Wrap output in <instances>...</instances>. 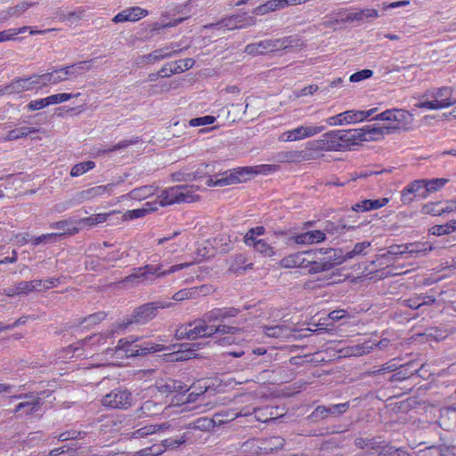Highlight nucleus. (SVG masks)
<instances>
[{
	"mask_svg": "<svg viewBox=\"0 0 456 456\" xmlns=\"http://www.w3.org/2000/svg\"><path fill=\"white\" fill-rule=\"evenodd\" d=\"M161 267V265H145L144 266L134 268L132 273L124 279L123 282L139 284L144 281H153V275L157 276Z\"/></svg>",
	"mask_w": 456,
	"mask_h": 456,
	"instance_id": "nucleus-13",
	"label": "nucleus"
},
{
	"mask_svg": "<svg viewBox=\"0 0 456 456\" xmlns=\"http://www.w3.org/2000/svg\"><path fill=\"white\" fill-rule=\"evenodd\" d=\"M184 391H187L186 387L177 395H175L170 404L175 406L199 402V404L192 408L200 410V412L212 409L215 406L214 403L206 401L208 390L202 393H190L189 395H185Z\"/></svg>",
	"mask_w": 456,
	"mask_h": 456,
	"instance_id": "nucleus-9",
	"label": "nucleus"
},
{
	"mask_svg": "<svg viewBox=\"0 0 456 456\" xmlns=\"http://www.w3.org/2000/svg\"><path fill=\"white\" fill-rule=\"evenodd\" d=\"M279 170H280V165H278V164H262V165H257V166H254V167H241L238 171V174L240 175H266L269 174L275 173Z\"/></svg>",
	"mask_w": 456,
	"mask_h": 456,
	"instance_id": "nucleus-27",
	"label": "nucleus"
},
{
	"mask_svg": "<svg viewBox=\"0 0 456 456\" xmlns=\"http://www.w3.org/2000/svg\"><path fill=\"white\" fill-rule=\"evenodd\" d=\"M239 309L234 307L214 308L191 322L181 325L175 330L177 339H196L199 338H209L212 336L213 322H223L231 317H235Z\"/></svg>",
	"mask_w": 456,
	"mask_h": 456,
	"instance_id": "nucleus-1",
	"label": "nucleus"
},
{
	"mask_svg": "<svg viewBox=\"0 0 456 456\" xmlns=\"http://www.w3.org/2000/svg\"><path fill=\"white\" fill-rule=\"evenodd\" d=\"M185 388V385H183L181 381L174 379L159 380L156 382L155 387L149 388L151 395H157L159 399L163 401L164 397H167L170 395H177L180 391Z\"/></svg>",
	"mask_w": 456,
	"mask_h": 456,
	"instance_id": "nucleus-14",
	"label": "nucleus"
},
{
	"mask_svg": "<svg viewBox=\"0 0 456 456\" xmlns=\"http://www.w3.org/2000/svg\"><path fill=\"white\" fill-rule=\"evenodd\" d=\"M48 106H49L48 100H47V97H45V98L36 99V100L29 102L27 104L26 108L29 111H35V110H43Z\"/></svg>",
	"mask_w": 456,
	"mask_h": 456,
	"instance_id": "nucleus-60",
	"label": "nucleus"
},
{
	"mask_svg": "<svg viewBox=\"0 0 456 456\" xmlns=\"http://www.w3.org/2000/svg\"><path fill=\"white\" fill-rule=\"evenodd\" d=\"M434 302L435 299L431 297L419 296L403 300V305L411 309H418L423 305L432 304Z\"/></svg>",
	"mask_w": 456,
	"mask_h": 456,
	"instance_id": "nucleus-45",
	"label": "nucleus"
},
{
	"mask_svg": "<svg viewBox=\"0 0 456 456\" xmlns=\"http://www.w3.org/2000/svg\"><path fill=\"white\" fill-rule=\"evenodd\" d=\"M254 250L264 257H273L276 254L274 248L265 240L258 241Z\"/></svg>",
	"mask_w": 456,
	"mask_h": 456,
	"instance_id": "nucleus-49",
	"label": "nucleus"
},
{
	"mask_svg": "<svg viewBox=\"0 0 456 456\" xmlns=\"http://www.w3.org/2000/svg\"><path fill=\"white\" fill-rule=\"evenodd\" d=\"M422 212L424 214L438 216L449 213L447 205L444 208H440V202H429L423 206Z\"/></svg>",
	"mask_w": 456,
	"mask_h": 456,
	"instance_id": "nucleus-46",
	"label": "nucleus"
},
{
	"mask_svg": "<svg viewBox=\"0 0 456 456\" xmlns=\"http://www.w3.org/2000/svg\"><path fill=\"white\" fill-rule=\"evenodd\" d=\"M68 80H72L88 72L91 69L90 61H79L69 66L63 67Z\"/></svg>",
	"mask_w": 456,
	"mask_h": 456,
	"instance_id": "nucleus-32",
	"label": "nucleus"
},
{
	"mask_svg": "<svg viewBox=\"0 0 456 456\" xmlns=\"http://www.w3.org/2000/svg\"><path fill=\"white\" fill-rule=\"evenodd\" d=\"M156 191V188L153 185H143L132 190L128 194L127 198L136 200H142L153 195Z\"/></svg>",
	"mask_w": 456,
	"mask_h": 456,
	"instance_id": "nucleus-40",
	"label": "nucleus"
},
{
	"mask_svg": "<svg viewBox=\"0 0 456 456\" xmlns=\"http://www.w3.org/2000/svg\"><path fill=\"white\" fill-rule=\"evenodd\" d=\"M195 61L191 58H186L183 60H179L175 61H172V65L174 67V70L178 73L184 72L185 70L190 69L194 65Z\"/></svg>",
	"mask_w": 456,
	"mask_h": 456,
	"instance_id": "nucleus-57",
	"label": "nucleus"
},
{
	"mask_svg": "<svg viewBox=\"0 0 456 456\" xmlns=\"http://www.w3.org/2000/svg\"><path fill=\"white\" fill-rule=\"evenodd\" d=\"M30 91L27 77H20L12 81L2 90L4 94H20L23 92Z\"/></svg>",
	"mask_w": 456,
	"mask_h": 456,
	"instance_id": "nucleus-31",
	"label": "nucleus"
},
{
	"mask_svg": "<svg viewBox=\"0 0 456 456\" xmlns=\"http://www.w3.org/2000/svg\"><path fill=\"white\" fill-rule=\"evenodd\" d=\"M326 129L325 126L304 123L292 129L281 133L278 136L280 142H294L314 137Z\"/></svg>",
	"mask_w": 456,
	"mask_h": 456,
	"instance_id": "nucleus-5",
	"label": "nucleus"
},
{
	"mask_svg": "<svg viewBox=\"0 0 456 456\" xmlns=\"http://www.w3.org/2000/svg\"><path fill=\"white\" fill-rule=\"evenodd\" d=\"M264 332L270 338H289L291 337H295L294 332H296V330H293L284 324H278L264 327Z\"/></svg>",
	"mask_w": 456,
	"mask_h": 456,
	"instance_id": "nucleus-29",
	"label": "nucleus"
},
{
	"mask_svg": "<svg viewBox=\"0 0 456 456\" xmlns=\"http://www.w3.org/2000/svg\"><path fill=\"white\" fill-rule=\"evenodd\" d=\"M64 68H61L58 69H53L50 72L45 73V80H46L47 85H57L59 83L67 81V76H66Z\"/></svg>",
	"mask_w": 456,
	"mask_h": 456,
	"instance_id": "nucleus-43",
	"label": "nucleus"
},
{
	"mask_svg": "<svg viewBox=\"0 0 456 456\" xmlns=\"http://www.w3.org/2000/svg\"><path fill=\"white\" fill-rule=\"evenodd\" d=\"M36 132H37V129L35 127L24 126V127L13 129V130H11L8 132V134L6 135V140H8V141L17 140L20 138L26 137L29 134H34Z\"/></svg>",
	"mask_w": 456,
	"mask_h": 456,
	"instance_id": "nucleus-48",
	"label": "nucleus"
},
{
	"mask_svg": "<svg viewBox=\"0 0 456 456\" xmlns=\"http://www.w3.org/2000/svg\"><path fill=\"white\" fill-rule=\"evenodd\" d=\"M45 78V73L44 74H35L31 77H27V80L29 86V90L37 89L40 90L45 86H47V82Z\"/></svg>",
	"mask_w": 456,
	"mask_h": 456,
	"instance_id": "nucleus-52",
	"label": "nucleus"
},
{
	"mask_svg": "<svg viewBox=\"0 0 456 456\" xmlns=\"http://www.w3.org/2000/svg\"><path fill=\"white\" fill-rule=\"evenodd\" d=\"M373 75V71L370 69H362L361 71L352 74L349 77L350 82H360L364 79L370 77Z\"/></svg>",
	"mask_w": 456,
	"mask_h": 456,
	"instance_id": "nucleus-63",
	"label": "nucleus"
},
{
	"mask_svg": "<svg viewBox=\"0 0 456 456\" xmlns=\"http://www.w3.org/2000/svg\"><path fill=\"white\" fill-rule=\"evenodd\" d=\"M389 202L388 198H379L375 200H363L355 203L352 209L355 212H367L370 210L379 209Z\"/></svg>",
	"mask_w": 456,
	"mask_h": 456,
	"instance_id": "nucleus-26",
	"label": "nucleus"
},
{
	"mask_svg": "<svg viewBox=\"0 0 456 456\" xmlns=\"http://www.w3.org/2000/svg\"><path fill=\"white\" fill-rule=\"evenodd\" d=\"M328 135L335 141L337 151L350 150L363 142L361 128L332 130L328 132Z\"/></svg>",
	"mask_w": 456,
	"mask_h": 456,
	"instance_id": "nucleus-7",
	"label": "nucleus"
},
{
	"mask_svg": "<svg viewBox=\"0 0 456 456\" xmlns=\"http://www.w3.org/2000/svg\"><path fill=\"white\" fill-rule=\"evenodd\" d=\"M455 103L456 98L453 97L452 87L442 86L428 90L415 106L419 109L436 110L449 108Z\"/></svg>",
	"mask_w": 456,
	"mask_h": 456,
	"instance_id": "nucleus-3",
	"label": "nucleus"
},
{
	"mask_svg": "<svg viewBox=\"0 0 456 456\" xmlns=\"http://www.w3.org/2000/svg\"><path fill=\"white\" fill-rule=\"evenodd\" d=\"M241 329L234 326H229L226 324L219 323L216 324V322H213V330H212V336L214 334H239L241 332Z\"/></svg>",
	"mask_w": 456,
	"mask_h": 456,
	"instance_id": "nucleus-50",
	"label": "nucleus"
},
{
	"mask_svg": "<svg viewBox=\"0 0 456 456\" xmlns=\"http://www.w3.org/2000/svg\"><path fill=\"white\" fill-rule=\"evenodd\" d=\"M449 180L447 178L425 179L426 190L419 193L421 199H427L430 193L441 190Z\"/></svg>",
	"mask_w": 456,
	"mask_h": 456,
	"instance_id": "nucleus-34",
	"label": "nucleus"
},
{
	"mask_svg": "<svg viewBox=\"0 0 456 456\" xmlns=\"http://www.w3.org/2000/svg\"><path fill=\"white\" fill-rule=\"evenodd\" d=\"M80 95V93H77L75 94H68V93H61L56 94H52L50 96H47L48 103L50 105L58 104L61 102H65L72 98L78 97Z\"/></svg>",
	"mask_w": 456,
	"mask_h": 456,
	"instance_id": "nucleus-56",
	"label": "nucleus"
},
{
	"mask_svg": "<svg viewBox=\"0 0 456 456\" xmlns=\"http://www.w3.org/2000/svg\"><path fill=\"white\" fill-rule=\"evenodd\" d=\"M132 394L121 389H114L102 399V405L110 409H127L132 405Z\"/></svg>",
	"mask_w": 456,
	"mask_h": 456,
	"instance_id": "nucleus-10",
	"label": "nucleus"
},
{
	"mask_svg": "<svg viewBox=\"0 0 456 456\" xmlns=\"http://www.w3.org/2000/svg\"><path fill=\"white\" fill-rule=\"evenodd\" d=\"M292 240L299 245H311L324 241L326 234L323 231L313 230L296 234L292 237Z\"/></svg>",
	"mask_w": 456,
	"mask_h": 456,
	"instance_id": "nucleus-22",
	"label": "nucleus"
},
{
	"mask_svg": "<svg viewBox=\"0 0 456 456\" xmlns=\"http://www.w3.org/2000/svg\"><path fill=\"white\" fill-rule=\"evenodd\" d=\"M284 440L280 436H273L263 443L261 447L265 452L283 447Z\"/></svg>",
	"mask_w": 456,
	"mask_h": 456,
	"instance_id": "nucleus-55",
	"label": "nucleus"
},
{
	"mask_svg": "<svg viewBox=\"0 0 456 456\" xmlns=\"http://www.w3.org/2000/svg\"><path fill=\"white\" fill-rule=\"evenodd\" d=\"M424 190H426L425 179L413 181L402 191V201L404 204L411 203L413 200L411 195L418 194L419 196V193Z\"/></svg>",
	"mask_w": 456,
	"mask_h": 456,
	"instance_id": "nucleus-28",
	"label": "nucleus"
},
{
	"mask_svg": "<svg viewBox=\"0 0 456 456\" xmlns=\"http://www.w3.org/2000/svg\"><path fill=\"white\" fill-rule=\"evenodd\" d=\"M216 121V118L214 116H203L200 118H191L189 121L191 126H200L213 124Z\"/></svg>",
	"mask_w": 456,
	"mask_h": 456,
	"instance_id": "nucleus-62",
	"label": "nucleus"
},
{
	"mask_svg": "<svg viewBox=\"0 0 456 456\" xmlns=\"http://www.w3.org/2000/svg\"><path fill=\"white\" fill-rule=\"evenodd\" d=\"M323 256L325 260H330L329 262L330 264V269L333 268L335 265H340L348 260V258H346V254H343V251L341 249H323Z\"/></svg>",
	"mask_w": 456,
	"mask_h": 456,
	"instance_id": "nucleus-38",
	"label": "nucleus"
},
{
	"mask_svg": "<svg viewBox=\"0 0 456 456\" xmlns=\"http://www.w3.org/2000/svg\"><path fill=\"white\" fill-rule=\"evenodd\" d=\"M115 184L114 183H109L105 185H98L94 186L84 191H81L77 192L75 195V200L77 203H82L84 201L92 200L93 199L102 197L104 195H110L111 194L113 188Z\"/></svg>",
	"mask_w": 456,
	"mask_h": 456,
	"instance_id": "nucleus-16",
	"label": "nucleus"
},
{
	"mask_svg": "<svg viewBox=\"0 0 456 456\" xmlns=\"http://www.w3.org/2000/svg\"><path fill=\"white\" fill-rule=\"evenodd\" d=\"M374 348V343L365 342L348 348V354L354 356H361L370 353Z\"/></svg>",
	"mask_w": 456,
	"mask_h": 456,
	"instance_id": "nucleus-51",
	"label": "nucleus"
},
{
	"mask_svg": "<svg viewBox=\"0 0 456 456\" xmlns=\"http://www.w3.org/2000/svg\"><path fill=\"white\" fill-rule=\"evenodd\" d=\"M108 216H109V215L106 213H100V214L92 215L88 217L77 219V221L78 224V227H80V229H81L83 227H92L96 224L104 223L107 220Z\"/></svg>",
	"mask_w": 456,
	"mask_h": 456,
	"instance_id": "nucleus-42",
	"label": "nucleus"
},
{
	"mask_svg": "<svg viewBox=\"0 0 456 456\" xmlns=\"http://www.w3.org/2000/svg\"><path fill=\"white\" fill-rule=\"evenodd\" d=\"M61 236V234H58L55 232L46 233L32 239V242L34 245H39L41 243H52L54 242L56 238Z\"/></svg>",
	"mask_w": 456,
	"mask_h": 456,
	"instance_id": "nucleus-61",
	"label": "nucleus"
},
{
	"mask_svg": "<svg viewBox=\"0 0 456 456\" xmlns=\"http://www.w3.org/2000/svg\"><path fill=\"white\" fill-rule=\"evenodd\" d=\"M363 142L379 141L385 134H391L387 126L378 124L367 125L361 127Z\"/></svg>",
	"mask_w": 456,
	"mask_h": 456,
	"instance_id": "nucleus-21",
	"label": "nucleus"
},
{
	"mask_svg": "<svg viewBox=\"0 0 456 456\" xmlns=\"http://www.w3.org/2000/svg\"><path fill=\"white\" fill-rule=\"evenodd\" d=\"M273 159L279 164H297L305 161L302 150H290L278 151Z\"/></svg>",
	"mask_w": 456,
	"mask_h": 456,
	"instance_id": "nucleus-23",
	"label": "nucleus"
},
{
	"mask_svg": "<svg viewBox=\"0 0 456 456\" xmlns=\"http://www.w3.org/2000/svg\"><path fill=\"white\" fill-rule=\"evenodd\" d=\"M404 250L407 251V255L410 256H417L419 254H427L433 250V247L428 242H416L405 244L403 246Z\"/></svg>",
	"mask_w": 456,
	"mask_h": 456,
	"instance_id": "nucleus-39",
	"label": "nucleus"
},
{
	"mask_svg": "<svg viewBox=\"0 0 456 456\" xmlns=\"http://www.w3.org/2000/svg\"><path fill=\"white\" fill-rule=\"evenodd\" d=\"M235 18H238L237 24H239V28H245L248 27L254 26L256 23V20L254 16H247L246 14H238L235 15Z\"/></svg>",
	"mask_w": 456,
	"mask_h": 456,
	"instance_id": "nucleus-59",
	"label": "nucleus"
},
{
	"mask_svg": "<svg viewBox=\"0 0 456 456\" xmlns=\"http://www.w3.org/2000/svg\"><path fill=\"white\" fill-rule=\"evenodd\" d=\"M377 109H370L368 110H346L342 112L345 125L354 124L362 122L372 116L376 112Z\"/></svg>",
	"mask_w": 456,
	"mask_h": 456,
	"instance_id": "nucleus-30",
	"label": "nucleus"
},
{
	"mask_svg": "<svg viewBox=\"0 0 456 456\" xmlns=\"http://www.w3.org/2000/svg\"><path fill=\"white\" fill-rule=\"evenodd\" d=\"M179 186V203H191L199 200L196 194L199 187L195 185H178Z\"/></svg>",
	"mask_w": 456,
	"mask_h": 456,
	"instance_id": "nucleus-35",
	"label": "nucleus"
},
{
	"mask_svg": "<svg viewBox=\"0 0 456 456\" xmlns=\"http://www.w3.org/2000/svg\"><path fill=\"white\" fill-rule=\"evenodd\" d=\"M122 330L119 328V324L114 326L109 330H106L103 333L93 334L83 340H81L78 344L81 345L83 348H96L100 346H103L107 343L108 338H111L115 332H118V330Z\"/></svg>",
	"mask_w": 456,
	"mask_h": 456,
	"instance_id": "nucleus-17",
	"label": "nucleus"
},
{
	"mask_svg": "<svg viewBox=\"0 0 456 456\" xmlns=\"http://www.w3.org/2000/svg\"><path fill=\"white\" fill-rule=\"evenodd\" d=\"M138 338L134 337L121 338L115 348H108L104 353L107 355H110L113 359L111 363L116 364L114 358L118 361L138 355H145L151 353L161 352L167 349V347L161 344L144 342L138 345L136 344Z\"/></svg>",
	"mask_w": 456,
	"mask_h": 456,
	"instance_id": "nucleus-2",
	"label": "nucleus"
},
{
	"mask_svg": "<svg viewBox=\"0 0 456 456\" xmlns=\"http://www.w3.org/2000/svg\"><path fill=\"white\" fill-rule=\"evenodd\" d=\"M179 190L178 185L167 188L158 196L159 200L153 202L158 204V208L179 203Z\"/></svg>",
	"mask_w": 456,
	"mask_h": 456,
	"instance_id": "nucleus-25",
	"label": "nucleus"
},
{
	"mask_svg": "<svg viewBox=\"0 0 456 456\" xmlns=\"http://www.w3.org/2000/svg\"><path fill=\"white\" fill-rule=\"evenodd\" d=\"M173 304L170 302L155 301L141 305L136 308L129 320L119 323V328L126 330L129 325L145 324L157 316L159 309L168 308Z\"/></svg>",
	"mask_w": 456,
	"mask_h": 456,
	"instance_id": "nucleus-4",
	"label": "nucleus"
},
{
	"mask_svg": "<svg viewBox=\"0 0 456 456\" xmlns=\"http://www.w3.org/2000/svg\"><path fill=\"white\" fill-rule=\"evenodd\" d=\"M186 441V436L183 435L180 438H167L162 441L163 449L159 448V450H155L154 452H148L147 451H151V449H145L144 454H152V455H159L167 449H175L183 444Z\"/></svg>",
	"mask_w": 456,
	"mask_h": 456,
	"instance_id": "nucleus-37",
	"label": "nucleus"
},
{
	"mask_svg": "<svg viewBox=\"0 0 456 456\" xmlns=\"http://www.w3.org/2000/svg\"><path fill=\"white\" fill-rule=\"evenodd\" d=\"M370 247V242L362 241L354 244V248L346 253V258L352 259L357 256L365 255V250Z\"/></svg>",
	"mask_w": 456,
	"mask_h": 456,
	"instance_id": "nucleus-53",
	"label": "nucleus"
},
{
	"mask_svg": "<svg viewBox=\"0 0 456 456\" xmlns=\"http://www.w3.org/2000/svg\"><path fill=\"white\" fill-rule=\"evenodd\" d=\"M148 15V11L138 6L129 7L116 14L112 20L115 23L134 22Z\"/></svg>",
	"mask_w": 456,
	"mask_h": 456,
	"instance_id": "nucleus-20",
	"label": "nucleus"
},
{
	"mask_svg": "<svg viewBox=\"0 0 456 456\" xmlns=\"http://www.w3.org/2000/svg\"><path fill=\"white\" fill-rule=\"evenodd\" d=\"M95 167V163L94 161H85L78 164H76L70 171L71 176H79L86 173L87 171L93 169Z\"/></svg>",
	"mask_w": 456,
	"mask_h": 456,
	"instance_id": "nucleus-54",
	"label": "nucleus"
},
{
	"mask_svg": "<svg viewBox=\"0 0 456 456\" xmlns=\"http://www.w3.org/2000/svg\"><path fill=\"white\" fill-rule=\"evenodd\" d=\"M349 408V403L330 404L329 406H318L312 412L311 417L315 420H322L329 416L338 417Z\"/></svg>",
	"mask_w": 456,
	"mask_h": 456,
	"instance_id": "nucleus-15",
	"label": "nucleus"
},
{
	"mask_svg": "<svg viewBox=\"0 0 456 456\" xmlns=\"http://www.w3.org/2000/svg\"><path fill=\"white\" fill-rule=\"evenodd\" d=\"M50 227L53 229L62 230L63 233H61V235H63V234L74 235V234H77L80 230V227H78L77 219H72V218L53 223L50 225Z\"/></svg>",
	"mask_w": 456,
	"mask_h": 456,
	"instance_id": "nucleus-33",
	"label": "nucleus"
},
{
	"mask_svg": "<svg viewBox=\"0 0 456 456\" xmlns=\"http://www.w3.org/2000/svg\"><path fill=\"white\" fill-rule=\"evenodd\" d=\"M170 427H171V424L169 422L145 426L143 428H141L135 430L133 433V436L135 438L144 437L146 436L152 435V434L168 429V428H170Z\"/></svg>",
	"mask_w": 456,
	"mask_h": 456,
	"instance_id": "nucleus-36",
	"label": "nucleus"
},
{
	"mask_svg": "<svg viewBox=\"0 0 456 456\" xmlns=\"http://www.w3.org/2000/svg\"><path fill=\"white\" fill-rule=\"evenodd\" d=\"M307 263L305 268L309 273L315 274L330 270V260H325L323 256V249H312L307 250L306 254Z\"/></svg>",
	"mask_w": 456,
	"mask_h": 456,
	"instance_id": "nucleus-11",
	"label": "nucleus"
},
{
	"mask_svg": "<svg viewBox=\"0 0 456 456\" xmlns=\"http://www.w3.org/2000/svg\"><path fill=\"white\" fill-rule=\"evenodd\" d=\"M158 50L159 53H160L159 54L161 55L162 60L172 57L179 51L177 49V45H175L174 44H170Z\"/></svg>",
	"mask_w": 456,
	"mask_h": 456,
	"instance_id": "nucleus-64",
	"label": "nucleus"
},
{
	"mask_svg": "<svg viewBox=\"0 0 456 456\" xmlns=\"http://www.w3.org/2000/svg\"><path fill=\"white\" fill-rule=\"evenodd\" d=\"M159 53H159V50L156 49L148 54L137 57L135 59V63L138 66L153 64V63L162 60L161 55Z\"/></svg>",
	"mask_w": 456,
	"mask_h": 456,
	"instance_id": "nucleus-47",
	"label": "nucleus"
},
{
	"mask_svg": "<svg viewBox=\"0 0 456 456\" xmlns=\"http://www.w3.org/2000/svg\"><path fill=\"white\" fill-rule=\"evenodd\" d=\"M238 18H235V15L227 17L225 19L221 20L217 23H210L208 25H206L205 28H222L224 30H232L235 28H239V24H237Z\"/></svg>",
	"mask_w": 456,
	"mask_h": 456,
	"instance_id": "nucleus-44",
	"label": "nucleus"
},
{
	"mask_svg": "<svg viewBox=\"0 0 456 456\" xmlns=\"http://www.w3.org/2000/svg\"><path fill=\"white\" fill-rule=\"evenodd\" d=\"M335 141L328 135V132L320 139L309 141L303 151L305 161L316 160L327 151H337Z\"/></svg>",
	"mask_w": 456,
	"mask_h": 456,
	"instance_id": "nucleus-6",
	"label": "nucleus"
},
{
	"mask_svg": "<svg viewBox=\"0 0 456 456\" xmlns=\"http://www.w3.org/2000/svg\"><path fill=\"white\" fill-rule=\"evenodd\" d=\"M12 398L23 399L12 411L13 413L20 416L31 415L39 411L42 406V400L32 394L13 395Z\"/></svg>",
	"mask_w": 456,
	"mask_h": 456,
	"instance_id": "nucleus-12",
	"label": "nucleus"
},
{
	"mask_svg": "<svg viewBox=\"0 0 456 456\" xmlns=\"http://www.w3.org/2000/svg\"><path fill=\"white\" fill-rule=\"evenodd\" d=\"M248 415H249V412H242V411H235L233 410H228V411H221L220 413H216L215 415V417L216 418L224 417V419H218V421L226 422L229 420L235 419L236 418H238L240 416H248Z\"/></svg>",
	"mask_w": 456,
	"mask_h": 456,
	"instance_id": "nucleus-58",
	"label": "nucleus"
},
{
	"mask_svg": "<svg viewBox=\"0 0 456 456\" xmlns=\"http://www.w3.org/2000/svg\"><path fill=\"white\" fill-rule=\"evenodd\" d=\"M291 37H283L276 39H265L258 43L249 44L246 45L244 52L250 55L264 54L287 49L292 45Z\"/></svg>",
	"mask_w": 456,
	"mask_h": 456,
	"instance_id": "nucleus-8",
	"label": "nucleus"
},
{
	"mask_svg": "<svg viewBox=\"0 0 456 456\" xmlns=\"http://www.w3.org/2000/svg\"><path fill=\"white\" fill-rule=\"evenodd\" d=\"M153 399L145 401L139 409L136 410L137 417H152L161 412L164 402L157 395H151Z\"/></svg>",
	"mask_w": 456,
	"mask_h": 456,
	"instance_id": "nucleus-18",
	"label": "nucleus"
},
{
	"mask_svg": "<svg viewBox=\"0 0 456 456\" xmlns=\"http://www.w3.org/2000/svg\"><path fill=\"white\" fill-rule=\"evenodd\" d=\"M306 251H301L290 254L281 259L279 265L283 268H305Z\"/></svg>",
	"mask_w": 456,
	"mask_h": 456,
	"instance_id": "nucleus-24",
	"label": "nucleus"
},
{
	"mask_svg": "<svg viewBox=\"0 0 456 456\" xmlns=\"http://www.w3.org/2000/svg\"><path fill=\"white\" fill-rule=\"evenodd\" d=\"M158 209V204L152 202H146L142 208L128 210L126 212L125 216L129 219H134L144 216L146 214Z\"/></svg>",
	"mask_w": 456,
	"mask_h": 456,
	"instance_id": "nucleus-41",
	"label": "nucleus"
},
{
	"mask_svg": "<svg viewBox=\"0 0 456 456\" xmlns=\"http://www.w3.org/2000/svg\"><path fill=\"white\" fill-rule=\"evenodd\" d=\"M412 116L410 112L403 110L393 109V116L392 122L387 125L391 133L401 130L407 129V127L411 124Z\"/></svg>",
	"mask_w": 456,
	"mask_h": 456,
	"instance_id": "nucleus-19",
	"label": "nucleus"
}]
</instances>
